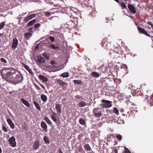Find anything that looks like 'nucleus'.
Segmentation results:
<instances>
[{"instance_id": "f257e3e1", "label": "nucleus", "mask_w": 153, "mask_h": 153, "mask_svg": "<svg viewBox=\"0 0 153 153\" xmlns=\"http://www.w3.org/2000/svg\"><path fill=\"white\" fill-rule=\"evenodd\" d=\"M13 69V68H5L1 70L0 73L3 79L7 82H11L13 84H15V80H13L12 79V75L15 73L14 72L10 71Z\"/></svg>"}, {"instance_id": "f03ea898", "label": "nucleus", "mask_w": 153, "mask_h": 153, "mask_svg": "<svg viewBox=\"0 0 153 153\" xmlns=\"http://www.w3.org/2000/svg\"><path fill=\"white\" fill-rule=\"evenodd\" d=\"M93 115L96 117H100L102 114L101 109L100 108H94L93 111Z\"/></svg>"}, {"instance_id": "7ed1b4c3", "label": "nucleus", "mask_w": 153, "mask_h": 153, "mask_svg": "<svg viewBox=\"0 0 153 153\" xmlns=\"http://www.w3.org/2000/svg\"><path fill=\"white\" fill-rule=\"evenodd\" d=\"M101 102H102L101 105L103 108H108L112 106V102L108 100H102Z\"/></svg>"}, {"instance_id": "20e7f679", "label": "nucleus", "mask_w": 153, "mask_h": 153, "mask_svg": "<svg viewBox=\"0 0 153 153\" xmlns=\"http://www.w3.org/2000/svg\"><path fill=\"white\" fill-rule=\"evenodd\" d=\"M23 79V77L22 74H17L14 80H15V84L19 82H21Z\"/></svg>"}, {"instance_id": "39448f33", "label": "nucleus", "mask_w": 153, "mask_h": 153, "mask_svg": "<svg viewBox=\"0 0 153 153\" xmlns=\"http://www.w3.org/2000/svg\"><path fill=\"white\" fill-rule=\"evenodd\" d=\"M37 59L38 62V63H37L39 66L40 65V64L44 63L45 62V58L40 55L37 56Z\"/></svg>"}, {"instance_id": "423d86ee", "label": "nucleus", "mask_w": 153, "mask_h": 153, "mask_svg": "<svg viewBox=\"0 0 153 153\" xmlns=\"http://www.w3.org/2000/svg\"><path fill=\"white\" fill-rule=\"evenodd\" d=\"M9 142L11 146L14 147L16 146L15 138L14 136H12L9 138Z\"/></svg>"}, {"instance_id": "0eeeda50", "label": "nucleus", "mask_w": 153, "mask_h": 153, "mask_svg": "<svg viewBox=\"0 0 153 153\" xmlns=\"http://www.w3.org/2000/svg\"><path fill=\"white\" fill-rule=\"evenodd\" d=\"M145 99L148 101V103L150 104V107L153 106V97L146 95Z\"/></svg>"}, {"instance_id": "6e6552de", "label": "nucleus", "mask_w": 153, "mask_h": 153, "mask_svg": "<svg viewBox=\"0 0 153 153\" xmlns=\"http://www.w3.org/2000/svg\"><path fill=\"white\" fill-rule=\"evenodd\" d=\"M18 40L16 38L13 39V42L12 44V48L14 49H16L18 45Z\"/></svg>"}, {"instance_id": "1a4fd4ad", "label": "nucleus", "mask_w": 153, "mask_h": 153, "mask_svg": "<svg viewBox=\"0 0 153 153\" xmlns=\"http://www.w3.org/2000/svg\"><path fill=\"white\" fill-rule=\"evenodd\" d=\"M138 30L140 32L144 34L147 36L150 37V36L148 34L147 32L143 28L139 27H137Z\"/></svg>"}, {"instance_id": "9d476101", "label": "nucleus", "mask_w": 153, "mask_h": 153, "mask_svg": "<svg viewBox=\"0 0 153 153\" xmlns=\"http://www.w3.org/2000/svg\"><path fill=\"white\" fill-rule=\"evenodd\" d=\"M128 7L130 11L133 13H136L134 7L132 4H128Z\"/></svg>"}, {"instance_id": "9b49d317", "label": "nucleus", "mask_w": 153, "mask_h": 153, "mask_svg": "<svg viewBox=\"0 0 153 153\" xmlns=\"http://www.w3.org/2000/svg\"><path fill=\"white\" fill-rule=\"evenodd\" d=\"M41 127L44 129V131L46 132L47 131V126L44 121L41 122Z\"/></svg>"}, {"instance_id": "f8f14e48", "label": "nucleus", "mask_w": 153, "mask_h": 153, "mask_svg": "<svg viewBox=\"0 0 153 153\" xmlns=\"http://www.w3.org/2000/svg\"><path fill=\"white\" fill-rule=\"evenodd\" d=\"M40 146V143L39 141H35L34 145H33V149L36 150L38 149Z\"/></svg>"}, {"instance_id": "ddd939ff", "label": "nucleus", "mask_w": 153, "mask_h": 153, "mask_svg": "<svg viewBox=\"0 0 153 153\" xmlns=\"http://www.w3.org/2000/svg\"><path fill=\"white\" fill-rule=\"evenodd\" d=\"M32 35V34L31 33L29 32L26 33L24 35L25 39L27 40H29Z\"/></svg>"}, {"instance_id": "4468645a", "label": "nucleus", "mask_w": 153, "mask_h": 153, "mask_svg": "<svg viewBox=\"0 0 153 153\" xmlns=\"http://www.w3.org/2000/svg\"><path fill=\"white\" fill-rule=\"evenodd\" d=\"M91 75L95 78H97L100 76L99 74L95 71H92Z\"/></svg>"}, {"instance_id": "2eb2a0df", "label": "nucleus", "mask_w": 153, "mask_h": 153, "mask_svg": "<svg viewBox=\"0 0 153 153\" xmlns=\"http://www.w3.org/2000/svg\"><path fill=\"white\" fill-rule=\"evenodd\" d=\"M59 83V84L60 85L62 86H67V83L66 82H63V81L61 80H58L57 81Z\"/></svg>"}, {"instance_id": "dca6fc26", "label": "nucleus", "mask_w": 153, "mask_h": 153, "mask_svg": "<svg viewBox=\"0 0 153 153\" xmlns=\"http://www.w3.org/2000/svg\"><path fill=\"white\" fill-rule=\"evenodd\" d=\"M61 105L60 104H57L56 105L55 108L57 111H58L59 113H60L61 112Z\"/></svg>"}, {"instance_id": "f3484780", "label": "nucleus", "mask_w": 153, "mask_h": 153, "mask_svg": "<svg viewBox=\"0 0 153 153\" xmlns=\"http://www.w3.org/2000/svg\"><path fill=\"white\" fill-rule=\"evenodd\" d=\"M22 65L24 66L25 69L27 70L30 74L32 75L33 74L31 70L29 68L28 66L27 65L24 63H22Z\"/></svg>"}, {"instance_id": "a211bd4d", "label": "nucleus", "mask_w": 153, "mask_h": 153, "mask_svg": "<svg viewBox=\"0 0 153 153\" xmlns=\"http://www.w3.org/2000/svg\"><path fill=\"white\" fill-rule=\"evenodd\" d=\"M7 121L11 128H14L15 126L11 120L9 119H8L7 120Z\"/></svg>"}, {"instance_id": "6ab92c4d", "label": "nucleus", "mask_w": 153, "mask_h": 153, "mask_svg": "<svg viewBox=\"0 0 153 153\" xmlns=\"http://www.w3.org/2000/svg\"><path fill=\"white\" fill-rule=\"evenodd\" d=\"M39 78L43 81L44 82H47L48 81L47 78L42 75H39Z\"/></svg>"}, {"instance_id": "aec40b11", "label": "nucleus", "mask_w": 153, "mask_h": 153, "mask_svg": "<svg viewBox=\"0 0 153 153\" xmlns=\"http://www.w3.org/2000/svg\"><path fill=\"white\" fill-rule=\"evenodd\" d=\"M22 102L26 106L29 107L30 106L29 103L25 99L22 98L21 99Z\"/></svg>"}, {"instance_id": "412c9836", "label": "nucleus", "mask_w": 153, "mask_h": 153, "mask_svg": "<svg viewBox=\"0 0 153 153\" xmlns=\"http://www.w3.org/2000/svg\"><path fill=\"white\" fill-rule=\"evenodd\" d=\"M84 147L85 150L87 151H91V148L88 144H85L84 146Z\"/></svg>"}, {"instance_id": "4be33fe9", "label": "nucleus", "mask_w": 153, "mask_h": 153, "mask_svg": "<svg viewBox=\"0 0 153 153\" xmlns=\"http://www.w3.org/2000/svg\"><path fill=\"white\" fill-rule=\"evenodd\" d=\"M79 105L80 107H84L86 105V103L85 102L81 101L79 103Z\"/></svg>"}, {"instance_id": "5701e85b", "label": "nucleus", "mask_w": 153, "mask_h": 153, "mask_svg": "<svg viewBox=\"0 0 153 153\" xmlns=\"http://www.w3.org/2000/svg\"><path fill=\"white\" fill-rule=\"evenodd\" d=\"M41 97L43 102H45L47 100V97L46 95L43 94H42L41 96Z\"/></svg>"}, {"instance_id": "b1692460", "label": "nucleus", "mask_w": 153, "mask_h": 153, "mask_svg": "<svg viewBox=\"0 0 153 153\" xmlns=\"http://www.w3.org/2000/svg\"><path fill=\"white\" fill-rule=\"evenodd\" d=\"M36 22V20L35 19H34L32 21L29 22L27 24V26H31L33 25Z\"/></svg>"}, {"instance_id": "393cba45", "label": "nucleus", "mask_w": 153, "mask_h": 153, "mask_svg": "<svg viewBox=\"0 0 153 153\" xmlns=\"http://www.w3.org/2000/svg\"><path fill=\"white\" fill-rule=\"evenodd\" d=\"M115 51L116 53L118 54H120L122 53L121 51V49L120 47L118 48H116L115 50Z\"/></svg>"}, {"instance_id": "a878e982", "label": "nucleus", "mask_w": 153, "mask_h": 153, "mask_svg": "<svg viewBox=\"0 0 153 153\" xmlns=\"http://www.w3.org/2000/svg\"><path fill=\"white\" fill-rule=\"evenodd\" d=\"M43 140L46 143L49 144L50 143L49 140L47 136H44V137Z\"/></svg>"}, {"instance_id": "bb28decb", "label": "nucleus", "mask_w": 153, "mask_h": 153, "mask_svg": "<svg viewBox=\"0 0 153 153\" xmlns=\"http://www.w3.org/2000/svg\"><path fill=\"white\" fill-rule=\"evenodd\" d=\"M33 103L34 104L35 107L39 110H41V108L38 103L35 101H34Z\"/></svg>"}, {"instance_id": "cd10ccee", "label": "nucleus", "mask_w": 153, "mask_h": 153, "mask_svg": "<svg viewBox=\"0 0 153 153\" xmlns=\"http://www.w3.org/2000/svg\"><path fill=\"white\" fill-rule=\"evenodd\" d=\"M44 120L49 125L52 124L51 122L47 117H45L44 118Z\"/></svg>"}, {"instance_id": "c85d7f7f", "label": "nucleus", "mask_w": 153, "mask_h": 153, "mask_svg": "<svg viewBox=\"0 0 153 153\" xmlns=\"http://www.w3.org/2000/svg\"><path fill=\"white\" fill-rule=\"evenodd\" d=\"M73 82L75 84H79L80 85H81L82 83V81L80 80H73Z\"/></svg>"}, {"instance_id": "c756f323", "label": "nucleus", "mask_w": 153, "mask_h": 153, "mask_svg": "<svg viewBox=\"0 0 153 153\" xmlns=\"http://www.w3.org/2000/svg\"><path fill=\"white\" fill-rule=\"evenodd\" d=\"M101 46L102 47L105 48L106 49H107L108 48L107 46V45H105V42H104V40H103L102 41V43H101Z\"/></svg>"}, {"instance_id": "7c9ffc66", "label": "nucleus", "mask_w": 153, "mask_h": 153, "mask_svg": "<svg viewBox=\"0 0 153 153\" xmlns=\"http://www.w3.org/2000/svg\"><path fill=\"white\" fill-rule=\"evenodd\" d=\"M113 112L114 113L116 114L117 115H119V111L116 108H113Z\"/></svg>"}, {"instance_id": "2f4dec72", "label": "nucleus", "mask_w": 153, "mask_h": 153, "mask_svg": "<svg viewBox=\"0 0 153 153\" xmlns=\"http://www.w3.org/2000/svg\"><path fill=\"white\" fill-rule=\"evenodd\" d=\"M116 137L119 141H120L122 140V136L120 134H116Z\"/></svg>"}, {"instance_id": "473e14b6", "label": "nucleus", "mask_w": 153, "mask_h": 153, "mask_svg": "<svg viewBox=\"0 0 153 153\" xmlns=\"http://www.w3.org/2000/svg\"><path fill=\"white\" fill-rule=\"evenodd\" d=\"M61 76L63 77H68L69 76V74L67 72H65L62 74Z\"/></svg>"}, {"instance_id": "72a5a7b5", "label": "nucleus", "mask_w": 153, "mask_h": 153, "mask_svg": "<svg viewBox=\"0 0 153 153\" xmlns=\"http://www.w3.org/2000/svg\"><path fill=\"white\" fill-rule=\"evenodd\" d=\"M120 68H121L124 69L125 70V71H126V73H127L128 70H127V67L126 65L125 64L123 65H122L121 66Z\"/></svg>"}, {"instance_id": "f704fd0d", "label": "nucleus", "mask_w": 153, "mask_h": 153, "mask_svg": "<svg viewBox=\"0 0 153 153\" xmlns=\"http://www.w3.org/2000/svg\"><path fill=\"white\" fill-rule=\"evenodd\" d=\"M79 123L81 124L82 125H84L85 124V121L84 120L82 119H79Z\"/></svg>"}, {"instance_id": "c9c22d12", "label": "nucleus", "mask_w": 153, "mask_h": 153, "mask_svg": "<svg viewBox=\"0 0 153 153\" xmlns=\"http://www.w3.org/2000/svg\"><path fill=\"white\" fill-rule=\"evenodd\" d=\"M42 55L44 57L47 59H49V57L48 56V55L46 53H44L42 54Z\"/></svg>"}, {"instance_id": "e433bc0d", "label": "nucleus", "mask_w": 153, "mask_h": 153, "mask_svg": "<svg viewBox=\"0 0 153 153\" xmlns=\"http://www.w3.org/2000/svg\"><path fill=\"white\" fill-rule=\"evenodd\" d=\"M5 25V22H1L0 24V30L2 29L4 27Z\"/></svg>"}, {"instance_id": "4c0bfd02", "label": "nucleus", "mask_w": 153, "mask_h": 153, "mask_svg": "<svg viewBox=\"0 0 153 153\" xmlns=\"http://www.w3.org/2000/svg\"><path fill=\"white\" fill-rule=\"evenodd\" d=\"M75 98L77 99H80L83 100V97L80 95H77L75 96Z\"/></svg>"}, {"instance_id": "58836bf2", "label": "nucleus", "mask_w": 153, "mask_h": 153, "mask_svg": "<svg viewBox=\"0 0 153 153\" xmlns=\"http://www.w3.org/2000/svg\"><path fill=\"white\" fill-rule=\"evenodd\" d=\"M2 129L4 131L6 132H7V128L4 125H3L2 126Z\"/></svg>"}, {"instance_id": "ea45409f", "label": "nucleus", "mask_w": 153, "mask_h": 153, "mask_svg": "<svg viewBox=\"0 0 153 153\" xmlns=\"http://www.w3.org/2000/svg\"><path fill=\"white\" fill-rule=\"evenodd\" d=\"M57 62L53 60H52L51 62V65H52L53 66V67H55V65H54V64H56Z\"/></svg>"}, {"instance_id": "a19ab883", "label": "nucleus", "mask_w": 153, "mask_h": 153, "mask_svg": "<svg viewBox=\"0 0 153 153\" xmlns=\"http://www.w3.org/2000/svg\"><path fill=\"white\" fill-rule=\"evenodd\" d=\"M121 5L122 7V9L123 8L124 9H126V6L125 5V4H124V3L123 2H122L121 3Z\"/></svg>"}, {"instance_id": "79ce46f5", "label": "nucleus", "mask_w": 153, "mask_h": 153, "mask_svg": "<svg viewBox=\"0 0 153 153\" xmlns=\"http://www.w3.org/2000/svg\"><path fill=\"white\" fill-rule=\"evenodd\" d=\"M96 12L95 11H92L90 13V14L92 16H96Z\"/></svg>"}, {"instance_id": "37998d69", "label": "nucleus", "mask_w": 153, "mask_h": 153, "mask_svg": "<svg viewBox=\"0 0 153 153\" xmlns=\"http://www.w3.org/2000/svg\"><path fill=\"white\" fill-rule=\"evenodd\" d=\"M40 26V25L39 23H36L35 24L34 26V28L35 29H36L39 27Z\"/></svg>"}, {"instance_id": "c03bdc74", "label": "nucleus", "mask_w": 153, "mask_h": 153, "mask_svg": "<svg viewBox=\"0 0 153 153\" xmlns=\"http://www.w3.org/2000/svg\"><path fill=\"white\" fill-rule=\"evenodd\" d=\"M50 47L52 48L53 49H56L57 50L59 49V47H55L53 45H50Z\"/></svg>"}, {"instance_id": "a18cd8bd", "label": "nucleus", "mask_w": 153, "mask_h": 153, "mask_svg": "<svg viewBox=\"0 0 153 153\" xmlns=\"http://www.w3.org/2000/svg\"><path fill=\"white\" fill-rule=\"evenodd\" d=\"M31 19H30V17L28 16L25 19L24 21L25 22H27Z\"/></svg>"}, {"instance_id": "49530a36", "label": "nucleus", "mask_w": 153, "mask_h": 153, "mask_svg": "<svg viewBox=\"0 0 153 153\" xmlns=\"http://www.w3.org/2000/svg\"><path fill=\"white\" fill-rule=\"evenodd\" d=\"M51 118L54 122H56V119L54 116L51 115Z\"/></svg>"}, {"instance_id": "de8ad7c7", "label": "nucleus", "mask_w": 153, "mask_h": 153, "mask_svg": "<svg viewBox=\"0 0 153 153\" xmlns=\"http://www.w3.org/2000/svg\"><path fill=\"white\" fill-rule=\"evenodd\" d=\"M36 16V15L35 14H33L29 16L30 17L31 19H32L34 17Z\"/></svg>"}, {"instance_id": "09e8293b", "label": "nucleus", "mask_w": 153, "mask_h": 153, "mask_svg": "<svg viewBox=\"0 0 153 153\" xmlns=\"http://www.w3.org/2000/svg\"><path fill=\"white\" fill-rule=\"evenodd\" d=\"M125 153H130V151L127 148H125Z\"/></svg>"}, {"instance_id": "8fccbe9b", "label": "nucleus", "mask_w": 153, "mask_h": 153, "mask_svg": "<svg viewBox=\"0 0 153 153\" xmlns=\"http://www.w3.org/2000/svg\"><path fill=\"white\" fill-rule=\"evenodd\" d=\"M0 60L1 62L4 63H7V61L4 58H1Z\"/></svg>"}, {"instance_id": "3c124183", "label": "nucleus", "mask_w": 153, "mask_h": 153, "mask_svg": "<svg viewBox=\"0 0 153 153\" xmlns=\"http://www.w3.org/2000/svg\"><path fill=\"white\" fill-rule=\"evenodd\" d=\"M35 86L36 88L38 90L40 91L41 90V88L37 85L35 84Z\"/></svg>"}, {"instance_id": "603ef678", "label": "nucleus", "mask_w": 153, "mask_h": 153, "mask_svg": "<svg viewBox=\"0 0 153 153\" xmlns=\"http://www.w3.org/2000/svg\"><path fill=\"white\" fill-rule=\"evenodd\" d=\"M49 39L52 42H53L54 41V38L53 37L50 36Z\"/></svg>"}, {"instance_id": "864d4df0", "label": "nucleus", "mask_w": 153, "mask_h": 153, "mask_svg": "<svg viewBox=\"0 0 153 153\" xmlns=\"http://www.w3.org/2000/svg\"><path fill=\"white\" fill-rule=\"evenodd\" d=\"M126 102L127 104V106H129L131 104V102L128 100L126 101Z\"/></svg>"}, {"instance_id": "5fc2aeb1", "label": "nucleus", "mask_w": 153, "mask_h": 153, "mask_svg": "<svg viewBox=\"0 0 153 153\" xmlns=\"http://www.w3.org/2000/svg\"><path fill=\"white\" fill-rule=\"evenodd\" d=\"M45 16H50V15L51 13H50L48 12H46L45 13Z\"/></svg>"}, {"instance_id": "6e6d98bb", "label": "nucleus", "mask_w": 153, "mask_h": 153, "mask_svg": "<svg viewBox=\"0 0 153 153\" xmlns=\"http://www.w3.org/2000/svg\"><path fill=\"white\" fill-rule=\"evenodd\" d=\"M85 140L87 142H90V140L88 137H86L85 139Z\"/></svg>"}, {"instance_id": "4d7b16f0", "label": "nucleus", "mask_w": 153, "mask_h": 153, "mask_svg": "<svg viewBox=\"0 0 153 153\" xmlns=\"http://www.w3.org/2000/svg\"><path fill=\"white\" fill-rule=\"evenodd\" d=\"M33 30V27H30L28 29V31L29 32H32Z\"/></svg>"}, {"instance_id": "13d9d810", "label": "nucleus", "mask_w": 153, "mask_h": 153, "mask_svg": "<svg viewBox=\"0 0 153 153\" xmlns=\"http://www.w3.org/2000/svg\"><path fill=\"white\" fill-rule=\"evenodd\" d=\"M40 85L41 87L42 88H43V89H44L45 88V87L42 84H40Z\"/></svg>"}, {"instance_id": "bf43d9fd", "label": "nucleus", "mask_w": 153, "mask_h": 153, "mask_svg": "<svg viewBox=\"0 0 153 153\" xmlns=\"http://www.w3.org/2000/svg\"><path fill=\"white\" fill-rule=\"evenodd\" d=\"M114 152L115 153H117V149H115L114 150Z\"/></svg>"}, {"instance_id": "052dcab7", "label": "nucleus", "mask_w": 153, "mask_h": 153, "mask_svg": "<svg viewBox=\"0 0 153 153\" xmlns=\"http://www.w3.org/2000/svg\"><path fill=\"white\" fill-rule=\"evenodd\" d=\"M148 24H149V25H150L152 26V24L151 22H148Z\"/></svg>"}, {"instance_id": "680f3d73", "label": "nucleus", "mask_w": 153, "mask_h": 153, "mask_svg": "<svg viewBox=\"0 0 153 153\" xmlns=\"http://www.w3.org/2000/svg\"><path fill=\"white\" fill-rule=\"evenodd\" d=\"M59 153H63V152L61 149H60L59 150Z\"/></svg>"}, {"instance_id": "e2e57ef3", "label": "nucleus", "mask_w": 153, "mask_h": 153, "mask_svg": "<svg viewBox=\"0 0 153 153\" xmlns=\"http://www.w3.org/2000/svg\"><path fill=\"white\" fill-rule=\"evenodd\" d=\"M2 152V150L1 148V147H0V153H1Z\"/></svg>"}, {"instance_id": "0e129e2a", "label": "nucleus", "mask_w": 153, "mask_h": 153, "mask_svg": "<svg viewBox=\"0 0 153 153\" xmlns=\"http://www.w3.org/2000/svg\"><path fill=\"white\" fill-rule=\"evenodd\" d=\"M116 2L118 3L119 2V0H114Z\"/></svg>"}, {"instance_id": "69168bd1", "label": "nucleus", "mask_w": 153, "mask_h": 153, "mask_svg": "<svg viewBox=\"0 0 153 153\" xmlns=\"http://www.w3.org/2000/svg\"><path fill=\"white\" fill-rule=\"evenodd\" d=\"M2 36V34L1 33H0V37H1Z\"/></svg>"}]
</instances>
